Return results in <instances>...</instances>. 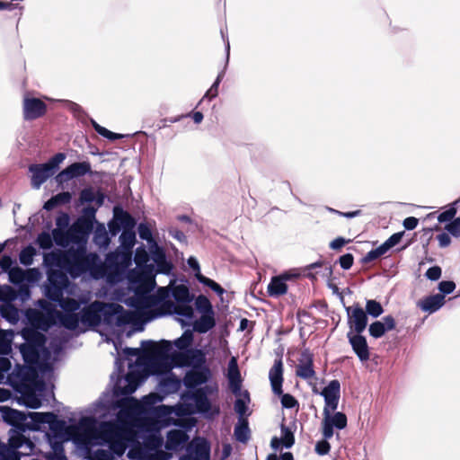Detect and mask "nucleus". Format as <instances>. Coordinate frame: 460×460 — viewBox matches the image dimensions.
Instances as JSON below:
<instances>
[{
	"mask_svg": "<svg viewBox=\"0 0 460 460\" xmlns=\"http://www.w3.org/2000/svg\"><path fill=\"white\" fill-rule=\"evenodd\" d=\"M170 286L165 296L168 299L166 304L182 327L191 326L193 331L200 334L216 327L217 319L212 303L205 295L195 296L185 277L177 279L176 275H172Z\"/></svg>",
	"mask_w": 460,
	"mask_h": 460,
	"instance_id": "f257e3e1",
	"label": "nucleus"
},
{
	"mask_svg": "<svg viewBox=\"0 0 460 460\" xmlns=\"http://www.w3.org/2000/svg\"><path fill=\"white\" fill-rule=\"evenodd\" d=\"M35 261H2V273L8 274L13 286L2 285V319L16 324L23 310L13 305L18 301L22 306L31 298V288L42 277L38 268H29Z\"/></svg>",
	"mask_w": 460,
	"mask_h": 460,
	"instance_id": "f03ea898",
	"label": "nucleus"
},
{
	"mask_svg": "<svg viewBox=\"0 0 460 460\" xmlns=\"http://www.w3.org/2000/svg\"><path fill=\"white\" fill-rule=\"evenodd\" d=\"M70 217L66 212H60L56 218L57 227L52 230L55 243L66 249L63 252H50L43 255V259H100L96 253L86 254V248L81 234L73 231V224L69 226Z\"/></svg>",
	"mask_w": 460,
	"mask_h": 460,
	"instance_id": "7ed1b4c3",
	"label": "nucleus"
},
{
	"mask_svg": "<svg viewBox=\"0 0 460 460\" xmlns=\"http://www.w3.org/2000/svg\"><path fill=\"white\" fill-rule=\"evenodd\" d=\"M194 341L193 332L186 330L181 337L175 339L173 343L166 340H161V346L153 340L142 341V346L150 347V353L156 358L174 361V366H188L190 360L195 359L205 352L201 349L192 346Z\"/></svg>",
	"mask_w": 460,
	"mask_h": 460,
	"instance_id": "20e7f679",
	"label": "nucleus"
},
{
	"mask_svg": "<svg viewBox=\"0 0 460 460\" xmlns=\"http://www.w3.org/2000/svg\"><path fill=\"white\" fill-rule=\"evenodd\" d=\"M41 375L37 367L15 364L4 384L12 386L16 393L22 394L28 401L26 406L35 410L41 406V399L33 394L32 390L42 393L46 389V383Z\"/></svg>",
	"mask_w": 460,
	"mask_h": 460,
	"instance_id": "39448f33",
	"label": "nucleus"
},
{
	"mask_svg": "<svg viewBox=\"0 0 460 460\" xmlns=\"http://www.w3.org/2000/svg\"><path fill=\"white\" fill-rule=\"evenodd\" d=\"M23 342L18 346L24 364L32 366L40 370L41 374L52 371V367L49 363L44 364L42 358L49 359L50 351L47 348V336L43 332H25V335H21Z\"/></svg>",
	"mask_w": 460,
	"mask_h": 460,
	"instance_id": "423d86ee",
	"label": "nucleus"
},
{
	"mask_svg": "<svg viewBox=\"0 0 460 460\" xmlns=\"http://www.w3.org/2000/svg\"><path fill=\"white\" fill-rule=\"evenodd\" d=\"M138 386L139 384L133 376H125L118 377L112 388V394L115 400L111 399V392L106 390L102 393L95 402H93V408L92 411L95 412L98 409H102L105 411L121 409L122 404L128 402L130 395L137 391Z\"/></svg>",
	"mask_w": 460,
	"mask_h": 460,
	"instance_id": "0eeeda50",
	"label": "nucleus"
},
{
	"mask_svg": "<svg viewBox=\"0 0 460 460\" xmlns=\"http://www.w3.org/2000/svg\"><path fill=\"white\" fill-rule=\"evenodd\" d=\"M155 285V279L142 271L132 270L128 271L127 289L133 296L123 300L130 308L142 310L149 305L152 298L151 292Z\"/></svg>",
	"mask_w": 460,
	"mask_h": 460,
	"instance_id": "6e6552de",
	"label": "nucleus"
},
{
	"mask_svg": "<svg viewBox=\"0 0 460 460\" xmlns=\"http://www.w3.org/2000/svg\"><path fill=\"white\" fill-rule=\"evenodd\" d=\"M148 261H42L43 265L53 263L58 265L60 269L61 266L65 267L66 276L72 279H76L80 277L84 276L89 272L90 277L93 279H99L102 277V263H112V262H123L130 264L136 262L137 265Z\"/></svg>",
	"mask_w": 460,
	"mask_h": 460,
	"instance_id": "1a4fd4ad",
	"label": "nucleus"
},
{
	"mask_svg": "<svg viewBox=\"0 0 460 460\" xmlns=\"http://www.w3.org/2000/svg\"><path fill=\"white\" fill-rule=\"evenodd\" d=\"M46 268L47 280L43 286V293L46 298L52 303H58L64 297V294L72 295L75 285L71 282L58 265L49 263Z\"/></svg>",
	"mask_w": 460,
	"mask_h": 460,
	"instance_id": "9d476101",
	"label": "nucleus"
},
{
	"mask_svg": "<svg viewBox=\"0 0 460 460\" xmlns=\"http://www.w3.org/2000/svg\"><path fill=\"white\" fill-rule=\"evenodd\" d=\"M187 367L190 369L183 377L185 392L195 390L198 386L207 384L212 377L211 370L207 365L206 354L190 360Z\"/></svg>",
	"mask_w": 460,
	"mask_h": 460,
	"instance_id": "9b49d317",
	"label": "nucleus"
},
{
	"mask_svg": "<svg viewBox=\"0 0 460 460\" xmlns=\"http://www.w3.org/2000/svg\"><path fill=\"white\" fill-rule=\"evenodd\" d=\"M65 159L66 155L64 153H57L47 163L31 164L29 172L31 173V187L36 190L40 189L48 179L57 172L59 164Z\"/></svg>",
	"mask_w": 460,
	"mask_h": 460,
	"instance_id": "f8f14e48",
	"label": "nucleus"
},
{
	"mask_svg": "<svg viewBox=\"0 0 460 460\" xmlns=\"http://www.w3.org/2000/svg\"><path fill=\"white\" fill-rule=\"evenodd\" d=\"M93 402L91 407L87 410L90 415L82 416L79 420V426L83 430L85 431H96L97 435L94 436L93 440L95 445L106 446L108 445V438L110 437L109 430L111 428V422L106 420H99L94 414L100 410L98 409L95 412H93Z\"/></svg>",
	"mask_w": 460,
	"mask_h": 460,
	"instance_id": "ddd939ff",
	"label": "nucleus"
},
{
	"mask_svg": "<svg viewBox=\"0 0 460 460\" xmlns=\"http://www.w3.org/2000/svg\"><path fill=\"white\" fill-rule=\"evenodd\" d=\"M101 315L102 324L110 328H123L131 321L130 313L117 303L102 302Z\"/></svg>",
	"mask_w": 460,
	"mask_h": 460,
	"instance_id": "4468645a",
	"label": "nucleus"
},
{
	"mask_svg": "<svg viewBox=\"0 0 460 460\" xmlns=\"http://www.w3.org/2000/svg\"><path fill=\"white\" fill-rule=\"evenodd\" d=\"M162 408H164L163 416L166 426H186L183 422L189 420L190 416L195 414V407L190 401H183V403L179 402L172 407L163 405Z\"/></svg>",
	"mask_w": 460,
	"mask_h": 460,
	"instance_id": "2eb2a0df",
	"label": "nucleus"
},
{
	"mask_svg": "<svg viewBox=\"0 0 460 460\" xmlns=\"http://www.w3.org/2000/svg\"><path fill=\"white\" fill-rule=\"evenodd\" d=\"M96 208L88 206L83 209V214L73 222V231L81 234L85 248L91 233L93 230Z\"/></svg>",
	"mask_w": 460,
	"mask_h": 460,
	"instance_id": "dca6fc26",
	"label": "nucleus"
},
{
	"mask_svg": "<svg viewBox=\"0 0 460 460\" xmlns=\"http://www.w3.org/2000/svg\"><path fill=\"white\" fill-rule=\"evenodd\" d=\"M91 172L92 167L90 162H76L59 172L55 176V181L58 188L65 189V183L68 182L70 180L84 176Z\"/></svg>",
	"mask_w": 460,
	"mask_h": 460,
	"instance_id": "f3484780",
	"label": "nucleus"
},
{
	"mask_svg": "<svg viewBox=\"0 0 460 460\" xmlns=\"http://www.w3.org/2000/svg\"><path fill=\"white\" fill-rule=\"evenodd\" d=\"M405 231L394 233L385 243L369 251L362 259H378L392 249L397 251L404 250L410 245V240H406L401 247H397L403 241Z\"/></svg>",
	"mask_w": 460,
	"mask_h": 460,
	"instance_id": "a211bd4d",
	"label": "nucleus"
},
{
	"mask_svg": "<svg viewBox=\"0 0 460 460\" xmlns=\"http://www.w3.org/2000/svg\"><path fill=\"white\" fill-rule=\"evenodd\" d=\"M181 428V429H170L166 434L164 447L165 449L171 453H179L189 447H186L190 439L187 432L190 429V426L188 425Z\"/></svg>",
	"mask_w": 460,
	"mask_h": 460,
	"instance_id": "6ab92c4d",
	"label": "nucleus"
},
{
	"mask_svg": "<svg viewBox=\"0 0 460 460\" xmlns=\"http://www.w3.org/2000/svg\"><path fill=\"white\" fill-rule=\"evenodd\" d=\"M211 444L206 438L198 437L186 448L180 460H210Z\"/></svg>",
	"mask_w": 460,
	"mask_h": 460,
	"instance_id": "aec40b11",
	"label": "nucleus"
},
{
	"mask_svg": "<svg viewBox=\"0 0 460 460\" xmlns=\"http://www.w3.org/2000/svg\"><path fill=\"white\" fill-rule=\"evenodd\" d=\"M120 246L115 252L106 254L104 259H132L133 247L136 243L134 229H124L119 236Z\"/></svg>",
	"mask_w": 460,
	"mask_h": 460,
	"instance_id": "412c9836",
	"label": "nucleus"
},
{
	"mask_svg": "<svg viewBox=\"0 0 460 460\" xmlns=\"http://www.w3.org/2000/svg\"><path fill=\"white\" fill-rule=\"evenodd\" d=\"M147 262H143V264H146ZM133 264H137L136 262H131L130 264H126L123 262H112V263H102V265H109L110 269L107 272H104L102 270V277L105 278L107 283L110 286H115L117 284L122 283L124 280L128 282V274L129 270L128 267ZM142 265V263L138 264V266Z\"/></svg>",
	"mask_w": 460,
	"mask_h": 460,
	"instance_id": "4be33fe9",
	"label": "nucleus"
},
{
	"mask_svg": "<svg viewBox=\"0 0 460 460\" xmlns=\"http://www.w3.org/2000/svg\"><path fill=\"white\" fill-rule=\"evenodd\" d=\"M102 302L94 301L85 305L80 310V315L82 316V325L89 329H94L100 326L102 322Z\"/></svg>",
	"mask_w": 460,
	"mask_h": 460,
	"instance_id": "5701e85b",
	"label": "nucleus"
},
{
	"mask_svg": "<svg viewBox=\"0 0 460 460\" xmlns=\"http://www.w3.org/2000/svg\"><path fill=\"white\" fill-rule=\"evenodd\" d=\"M48 106L40 98L24 97L22 101V116L25 120L31 121L46 115Z\"/></svg>",
	"mask_w": 460,
	"mask_h": 460,
	"instance_id": "b1692460",
	"label": "nucleus"
},
{
	"mask_svg": "<svg viewBox=\"0 0 460 460\" xmlns=\"http://www.w3.org/2000/svg\"><path fill=\"white\" fill-rule=\"evenodd\" d=\"M346 311L350 331H352L353 333H362L366 330L368 323V318L364 309L357 304L352 307H346Z\"/></svg>",
	"mask_w": 460,
	"mask_h": 460,
	"instance_id": "393cba45",
	"label": "nucleus"
},
{
	"mask_svg": "<svg viewBox=\"0 0 460 460\" xmlns=\"http://www.w3.org/2000/svg\"><path fill=\"white\" fill-rule=\"evenodd\" d=\"M325 261H315L314 262L301 268H294L280 273V277L284 281H292L300 279L301 277L308 278L312 280L316 279V274L313 272L314 270L323 268Z\"/></svg>",
	"mask_w": 460,
	"mask_h": 460,
	"instance_id": "a878e982",
	"label": "nucleus"
},
{
	"mask_svg": "<svg viewBox=\"0 0 460 460\" xmlns=\"http://www.w3.org/2000/svg\"><path fill=\"white\" fill-rule=\"evenodd\" d=\"M347 338L358 359L361 362L367 361L370 357V351L366 337L362 333H353L352 331H349L347 333Z\"/></svg>",
	"mask_w": 460,
	"mask_h": 460,
	"instance_id": "bb28decb",
	"label": "nucleus"
},
{
	"mask_svg": "<svg viewBox=\"0 0 460 460\" xmlns=\"http://www.w3.org/2000/svg\"><path fill=\"white\" fill-rule=\"evenodd\" d=\"M27 411L13 409L2 405V422L11 426V429H19L26 426Z\"/></svg>",
	"mask_w": 460,
	"mask_h": 460,
	"instance_id": "cd10ccee",
	"label": "nucleus"
},
{
	"mask_svg": "<svg viewBox=\"0 0 460 460\" xmlns=\"http://www.w3.org/2000/svg\"><path fill=\"white\" fill-rule=\"evenodd\" d=\"M296 374L297 376L305 380L315 376V371L314 369V354L309 349H304L302 350Z\"/></svg>",
	"mask_w": 460,
	"mask_h": 460,
	"instance_id": "c85d7f7f",
	"label": "nucleus"
},
{
	"mask_svg": "<svg viewBox=\"0 0 460 460\" xmlns=\"http://www.w3.org/2000/svg\"><path fill=\"white\" fill-rule=\"evenodd\" d=\"M186 401L192 402L195 407V413L207 420H212L220 413L219 406H213L208 397H195L193 399H186Z\"/></svg>",
	"mask_w": 460,
	"mask_h": 460,
	"instance_id": "c756f323",
	"label": "nucleus"
},
{
	"mask_svg": "<svg viewBox=\"0 0 460 460\" xmlns=\"http://www.w3.org/2000/svg\"><path fill=\"white\" fill-rule=\"evenodd\" d=\"M28 419L25 429L30 431H44L49 426L50 417H54V412L27 411Z\"/></svg>",
	"mask_w": 460,
	"mask_h": 460,
	"instance_id": "7c9ffc66",
	"label": "nucleus"
},
{
	"mask_svg": "<svg viewBox=\"0 0 460 460\" xmlns=\"http://www.w3.org/2000/svg\"><path fill=\"white\" fill-rule=\"evenodd\" d=\"M396 322L393 315H385L380 321H375L370 323L368 332L374 339L383 337L387 332L395 329Z\"/></svg>",
	"mask_w": 460,
	"mask_h": 460,
	"instance_id": "2f4dec72",
	"label": "nucleus"
},
{
	"mask_svg": "<svg viewBox=\"0 0 460 460\" xmlns=\"http://www.w3.org/2000/svg\"><path fill=\"white\" fill-rule=\"evenodd\" d=\"M58 324L75 333H83L86 332V328L82 325V316L80 311L78 314H60Z\"/></svg>",
	"mask_w": 460,
	"mask_h": 460,
	"instance_id": "473e14b6",
	"label": "nucleus"
},
{
	"mask_svg": "<svg viewBox=\"0 0 460 460\" xmlns=\"http://www.w3.org/2000/svg\"><path fill=\"white\" fill-rule=\"evenodd\" d=\"M269 379L272 393L275 395L281 394L283 385V362L281 358L275 359L274 364L269 372Z\"/></svg>",
	"mask_w": 460,
	"mask_h": 460,
	"instance_id": "72a5a7b5",
	"label": "nucleus"
},
{
	"mask_svg": "<svg viewBox=\"0 0 460 460\" xmlns=\"http://www.w3.org/2000/svg\"><path fill=\"white\" fill-rule=\"evenodd\" d=\"M48 427L52 435L47 436L48 438H50L52 441L64 440L65 437L67 435V422L65 420L59 419L55 413L54 417H50Z\"/></svg>",
	"mask_w": 460,
	"mask_h": 460,
	"instance_id": "f704fd0d",
	"label": "nucleus"
},
{
	"mask_svg": "<svg viewBox=\"0 0 460 460\" xmlns=\"http://www.w3.org/2000/svg\"><path fill=\"white\" fill-rule=\"evenodd\" d=\"M445 304L446 300L443 299V296L435 294L424 296L417 303V305L422 312L431 314L442 308Z\"/></svg>",
	"mask_w": 460,
	"mask_h": 460,
	"instance_id": "c9c22d12",
	"label": "nucleus"
},
{
	"mask_svg": "<svg viewBox=\"0 0 460 460\" xmlns=\"http://www.w3.org/2000/svg\"><path fill=\"white\" fill-rule=\"evenodd\" d=\"M183 384V380L179 378L174 373L169 371L163 376L159 381L158 386L164 394H174L178 392Z\"/></svg>",
	"mask_w": 460,
	"mask_h": 460,
	"instance_id": "e433bc0d",
	"label": "nucleus"
},
{
	"mask_svg": "<svg viewBox=\"0 0 460 460\" xmlns=\"http://www.w3.org/2000/svg\"><path fill=\"white\" fill-rule=\"evenodd\" d=\"M11 340L12 335L10 332L2 329V380L4 374L10 375L9 371L12 367L10 359L6 357L12 351Z\"/></svg>",
	"mask_w": 460,
	"mask_h": 460,
	"instance_id": "4c0bfd02",
	"label": "nucleus"
},
{
	"mask_svg": "<svg viewBox=\"0 0 460 460\" xmlns=\"http://www.w3.org/2000/svg\"><path fill=\"white\" fill-rule=\"evenodd\" d=\"M22 316H23V322L25 323V327L22 330L21 332V335H25V332H31V333L33 332V331L35 332H39L37 331V328L36 326L39 324V318L40 316V312L38 311L37 309H33V308H28V309H24L23 312H22Z\"/></svg>",
	"mask_w": 460,
	"mask_h": 460,
	"instance_id": "58836bf2",
	"label": "nucleus"
},
{
	"mask_svg": "<svg viewBox=\"0 0 460 460\" xmlns=\"http://www.w3.org/2000/svg\"><path fill=\"white\" fill-rule=\"evenodd\" d=\"M288 288V284L279 274L271 278L267 288V292L270 297H279L287 294Z\"/></svg>",
	"mask_w": 460,
	"mask_h": 460,
	"instance_id": "ea45409f",
	"label": "nucleus"
},
{
	"mask_svg": "<svg viewBox=\"0 0 460 460\" xmlns=\"http://www.w3.org/2000/svg\"><path fill=\"white\" fill-rule=\"evenodd\" d=\"M113 217L122 226L123 230L134 229L136 226L135 218L122 208L116 206L113 208Z\"/></svg>",
	"mask_w": 460,
	"mask_h": 460,
	"instance_id": "a19ab883",
	"label": "nucleus"
},
{
	"mask_svg": "<svg viewBox=\"0 0 460 460\" xmlns=\"http://www.w3.org/2000/svg\"><path fill=\"white\" fill-rule=\"evenodd\" d=\"M85 303L84 298H70V297H63L57 303V305L59 306L62 310V314H78L81 310V306Z\"/></svg>",
	"mask_w": 460,
	"mask_h": 460,
	"instance_id": "79ce46f5",
	"label": "nucleus"
},
{
	"mask_svg": "<svg viewBox=\"0 0 460 460\" xmlns=\"http://www.w3.org/2000/svg\"><path fill=\"white\" fill-rule=\"evenodd\" d=\"M313 393L320 394L326 398H337L341 397V384L338 379H333L329 382V384L323 388L321 392L318 391L316 386L313 387Z\"/></svg>",
	"mask_w": 460,
	"mask_h": 460,
	"instance_id": "37998d69",
	"label": "nucleus"
},
{
	"mask_svg": "<svg viewBox=\"0 0 460 460\" xmlns=\"http://www.w3.org/2000/svg\"><path fill=\"white\" fill-rule=\"evenodd\" d=\"M217 391V385H208L205 384V385L198 386L195 390H192L190 392H182L181 394V400L186 401V399H193L195 397L201 398V397H208V394H211Z\"/></svg>",
	"mask_w": 460,
	"mask_h": 460,
	"instance_id": "c03bdc74",
	"label": "nucleus"
},
{
	"mask_svg": "<svg viewBox=\"0 0 460 460\" xmlns=\"http://www.w3.org/2000/svg\"><path fill=\"white\" fill-rule=\"evenodd\" d=\"M234 434L235 439L243 444L248 442L251 437V431L249 428V422L247 419H239L238 422L234 426Z\"/></svg>",
	"mask_w": 460,
	"mask_h": 460,
	"instance_id": "a18cd8bd",
	"label": "nucleus"
},
{
	"mask_svg": "<svg viewBox=\"0 0 460 460\" xmlns=\"http://www.w3.org/2000/svg\"><path fill=\"white\" fill-rule=\"evenodd\" d=\"M28 431L25 427L19 429H10V437H9V446L10 448L13 449H20L24 446L26 436L24 432Z\"/></svg>",
	"mask_w": 460,
	"mask_h": 460,
	"instance_id": "49530a36",
	"label": "nucleus"
},
{
	"mask_svg": "<svg viewBox=\"0 0 460 460\" xmlns=\"http://www.w3.org/2000/svg\"><path fill=\"white\" fill-rule=\"evenodd\" d=\"M71 200L72 194L69 191H63L51 197L48 201H46L43 208L50 211L58 206L69 204Z\"/></svg>",
	"mask_w": 460,
	"mask_h": 460,
	"instance_id": "de8ad7c7",
	"label": "nucleus"
},
{
	"mask_svg": "<svg viewBox=\"0 0 460 460\" xmlns=\"http://www.w3.org/2000/svg\"><path fill=\"white\" fill-rule=\"evenodd\" d=\"M63 443L64 440L52 441V439L49 438V444L53 452L48 453L45 458L47 460H67Z\"/></svg>",
	"mask_w": 460,
	"mask_h": 460,
	"instance_id": "09e8293b",
	"label": "nucleus"
},
{
	"mask_svg": "<svg viewBox=\"0 0 460 460\" xmlns=\"http://www.w3.org/2000/svg\"><path fill=\"white\" fill-rule=\"evenodd\" d=\"M37 310L40 312L41 315H46L47 318L58 317L60 313L57 310V304H52L51 301L45 299H39L36 303Z\"/></svg>",
	"mask_w": 460,
	"mask_h": 460,
	"instance_id": "8fccbe9b",
	"label": "nucleus"
},
{
	"mask_svg": "<svg viewBox=\"0 0 460 460\" xmlns=\"http://www.w3.org/2000/svg\"><path fill=\"white\" fill-rule=\"evenodd\" d=\"M323 420L331 424L333 428L337 429H344L348 424V419L345 413L341 411H336L334 414L329 413L328 415H323Z\"/></svg>",
	"mask_w": 460,
	"mask_h": 460,
	"instance_id": "3c124183",
	"label": "nucleus"
},
{
	"mask_svg": "<svg viewBox=\"0 0 460 460\" xmlns=\"http://www.w3.org/2000/svg\"><path fill=\"white\" fill-rule=\"evenodd\" d=\"M109 233L102 224H99L93 234V243L100 248L106 249L110 244Z\"/></svg>",
	"mask_w": 460,
	"mask_h": 460,
	"instance_id": "603ef678",
	"label": "nucleus"
},
{
	"mask_svg": "<svg viewBox=\"0 0 460 460\" xmlns=\"http://www.w3.org/2000/svg\"><path fill=\"white\" fill-rule=\"evenodd\" d=\"M250 394L248 391H244L242 398H237L234 404V411L238 414L239 419H245L244 416L250 415L248 411V404L250 403Z\"/></svg>",
	"mask_w": 460,
	"mask_h": 460,
	"instance_id": "864d4df0",
	"label": "nucleus"
},
{
	"mask_svg": "<svg viewBox=\"0 0 460 460\" xmlns=\"http://www.w3.org/2000/svg\"><path fill=\"white\" fill-rule=\"evenodd\" d=\"M333 275V270L332 266L329 265L324 268V270L322 274L323 277H325L326 279V285L327 287L332 291V293L339 296L341 301L343 303L344 296L342 293L340 291V288H338L337 284L334 282L336 279V277H332Z\"/></svg>",
	"mask_w": 460,
	"mask_h": 460,
	"instance_id": "5fc2aeb1",
	"label": "nucleus"
},
{
	"mask_svg": "<svg viewBox=\"0 0 460 460\" xmlns=\"http://www.w3.org/2000/svg\"><path fill=\"white\" fill-rule=\"evenodd\" d=\"M151 348L150 347H143L141 345V348H129V347H127L124 349L123 352H124V355L126 358H132V357H138L140 358L141 356H145L146 357V360H149L150 358H156L155 357H154L151 353Z\"/></svg>",
	"mask_w": 460,
	"mask_h": 460,
	"instance_id": "6e6d98bb",
	"label": "nucleus"
},
{
	"mask_svg": "<svg viewBox=\"0 0 460 460\" xmlns=\"http://www.w3.org/2000/svg\"><path fill=\"white\" fill-rule=\"evenodd\" d=\"M92 126L98 134H100L102 137H103L111 141L121 139L127 136V135H123V134L111 132L109 129H107L106 128L98 124L93 119H92Z\"/></svg>",
	"mask_w": 460,
	"mask_h": 460,
	"instance_id": "4d7b16f0",
	"label": "nucleus"
},
{
	"mask_svg": "<svg viewBox=\"0 0 460 460\" xmlns=\"http://www.w3.org/2000/svg\"><path fill=\"white\" fill-rule=\"evenodd\" d=\"M364 311L367 315H370L373 318H377L384 313V308L378 301L369 299L366 302V310Z\"/></svg>",
	"mask_w": 460,
	"mask_h": 460,
	"instance_id": "13d9d810",
	"label": "nucleus"
},
{
	"mask_svg": "<svg viewBox=\"0 0 460 460\" xmlns=\"http://www.w3.org/2000/svg\"><path fill=\"white\" fill-rule=\"evenodd\" d=\"M282 446L285 448H291L295 444L294 431L290 428L287 427L284 423L280 424Z\"/></svg>",
	"mask_w": 460,
	"mask_h": 460,
	"instance_id": "bf43d9fd",
	"label": "nucleus"
},
{
	"mask_svg": "<svg viewBox=\"0 0 460 460\" xmlns=\"http://www.w3.org/2000/svg\"><path fill=\"white\" fill-rule=\"evenodd\" d=\"M148 261L147 262H150ZM156 266V272L166 276L173 275L174 269L173 261H152Z\"/></svg>",
	"mask_w": 460,
	"mask_h": 460,
	"instance_id": "052dcab7",
	"label": "nucleus"
},
{
	"mask_svg": "<svg viewBox=\"0 0 460 460\" xmlns=\"http://www.w3.org/2000/svg\"><path fill=\"white\" fill-rule=\"evenodd\" d=\"M150 259H166V253L163 247L159 246L155 239L147 243Z\"/></svg>",
	"mask_w": 460,
	"mask_h": 460,
	"instance_id": "680f3d73",
	"label": "nucleus"
},
{
	"mask_svg": "<svg viewBox=\"0 0 460 460\" xmlns=\"http://www.w3.org/2000/svg\"><path fill=\"white\" fill-rule=\"evenodd\" d=\"M58 317L47 318L46 315L40 314L39 318V324L36 326L37 331L41 332H48L50 328L58 326Z\"/></svg>",
	"mask_w": 460,
	"mask_h": 460,
	"instance_id": "e2e57ef3",
	"label": "nucleus"
},
{
	"mask_svg": "<svg viewBox=\"0 0 460 460\" xmlns=\"http://www.w3.org/2000/svg\"><path fill=\"white\" fill-rule=\"evenodd\" d=\"M22 456V452L10 448L2 442V460H21Z\"/></svg>",
	"mask_w": 460,
	"mask_h": 460,
	"instance_id": "0e129e2a",
	"label": "nucleus"
},
{
	"mask_svg": "<svg viewBox=\"0 0 460 460\" xmlns=\"http://www.w3.org/2000/svg\"><path fill=\"white\" fill-rule=\"evenodd\" d=\"M456 288V283L453 280H442L438 285V289L439 291L438 295L442 296L443 299H445L446 296L453 293Z\"/></svg>",
	"mask_w": 460,
	"mask_h": 460,
	"instance_id": "69168bd1",
	"label": "nucleus"
},
{
	"mask_svg": "<svg viewBox=\"0 0 460 460\" xmlns=\"http://www.w3.org/2000/svg\"><path fill=\"white\" fill-rule=\"evenodd\" d=\"M53 235L47 232L40 233L37 237V243L43 250H49L53 245Z\"/></svg>",
	"mask_w": 460,
	"mask_h": 460,
	"instance_id": "338daca9",
	"label": "nucleus"
},
{
	"mask_svg": "<svg viewBox=\"0 0 460 460\" xmlns=\"http://www.w3.org/2000/svg\"><path fill=\"white\" fill-rule=\"evenodd\" d=\"M279 396L280 397V402H281V405L283 408H285V409L298 408L299 402L295 398V396H293L292 394H285L282 392V394H279Z\"/></svg>",
	"mask_w": 460,
	"mask_h": 460,
	"instance_id": "774afa93",
	"label": "nucleus"
}]
</instances>
